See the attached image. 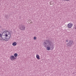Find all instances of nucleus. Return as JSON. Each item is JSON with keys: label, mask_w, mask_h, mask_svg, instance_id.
<instances>
[{"label": "nucleus", "mask_w": 76, "mask_h": 76, "mask_svg": "<svg viewBox=\"0 0 76 76\" xmlns=\"http://www.w3.org/2000/svg\"><path fill=\"white\" fill-rule=\"evenodd\" d=\"M50 5H51V2H50Z\"/></svg>", "instance_id": "nucleus-16"}, {"label": "nucleus", "mask_w": 76, "mask_h": 76, "mask_svg": "<svg viewBox=\"0 0 76 76\" xmlns=\"http://www.w3.org/2000/svg\"><path fill=\"white\" fill-rule=\"evenodd\" d=\"M36 58H37L38 59V60H39V59H40V58H39V55H36Z\"/></svg>", "instance_id": "nucleus-9"}, {"label": "nucleus", "mask_w": 76, "mask_h": 76, "mask_svg": "<svg viewBox=\"0 0 76 76\" xmlns=\"http://www.w3.org/2000/svg\"><path fill=\"white\" fill-rule=\"evenodd\" d=\"M43 45L45 48L50 46L49 47H50L51 50H53L54 48V46L53 44H52V42L49 40H44Z\"/></svg>", "instance_id": "nucleus-1"}, {"label": "nucleus", "mask_w": 76, "mask_h": 76, "mask_svg": "<svg viewBox=\"0 0 76 76\" xmlns=\"http://www.w3.org/2000/svg\"><path fill=\"white\" fill-rule=\"evenodd\" d=\"M72 26H73V24L71 23H69L68 25V28H71L72 27Z\"/></svg>", "instance_id": "nucleus-6"}, {"label": "nucleus", "mask_w": 76, "mask_h": 76, "mask_svg": "<svg viewBox=\"0 0 76 76\" xmlns=\"http://www.w3.org/2000/svg\"><path fill=\"white\" fill-rule=\"evenodd\" d=\"M2 35L5 36L6 37V39H9L11 37L10 33L9 32L6 31H4L2 33Z\"/></svg>", "instance_id": "nucleus-2"}, {"label": "nucleus", "mask_w": 76, "mask_h": 76, "mask_svg": "<svg viewBox=\"0 0 76 76\" xmlns=\"http://www.w3.org/2000/svg\"><path fill=\"white\" fill-rule=\"evenodd\" d=\"M75 73H73V74H75Z\"/></svg>", "instance_id": "nucleus-19"}, {"label": "nucleus", "mask_w": 76, "mask_h": 76, "mask_svg": "<svg viewBox=\"0 0 76 76\" xmlns=\"http://www.w3.org/2000/svg\"><path fill=\"white\" fill-rule=\"evenodd\" d=\"M74 44V42L73 40H69V42L68 43H66V45L67 47H70L73 44Z\"/></svg>", "instance_id": "nucleus-3"}, {"label": "nucleus", "mask_w": 76, "mask_h": 76, "mask_svg": "<svg viewBox=\"0 0 76 76\" xmlns=\"http://www.w3.org/2000/svg\"><path fill=\"white\" fill-rule=\"evenodd\" d=\"M34 40L36 39H37V37H34Z\"/></svg>", "instance_id": "nucleus-13"}, {"label": "nucleus", "mask_w": 76, "mask_h": 76, "mask_svg": "<svg viewBox=\"0 0 76 76\" xmlns=\"http://www.w3.org/2000/svg\"><path fill=\"white\" fill-rule=\"evenodd\" d=\"M10 58L11 60H16L17 58L15 57L14 56H10Z\"/></svg>", "instance_id": "nucleus-5"}, {"label": "nucleus", "mask_w": 76, "mask_h": 76, "mask_svg": "<svg viewBox=\"0 0 76 76\" xmlns=\"http://www.w3.org/2000/svg\"><path fill=\"white\" fill-rule=\"evenodd\" d=\"M47 48V49L48 50H50V46H48L47 47H46Z\"/></svg>", "instance_id": "nucleus-10"}, {"label": "nucleus", "mask_w": 76, "mask_h": 76, "mask_svg": "<svg viewBox=\"0 0 76 76\" xmlns=\"http://www.w3.org/2000/svg\"><path fill=\"white\" fill-rule=\"evenodd\" d=\"M2 35V34L1 35V34H0V37H1Z\"/></svg>", "instance_id": "nucleus-15"}, {"label": "nucleus", "mask_w": 76, "mask_h": 76, "mask_svg": "<svg viewBox=\"0 0 76 76\" xmlns=\"http://www.w3.org/2000/svg\"><path fill=\"white\" fill-rule=\"evenodd\" d=\"M14 56L16 57H18V54L15 53L14 54Z\"/></svg>", "instance_id": "nucleus-11"}, {"label": "nucleus", "mask_w": 76, "mask_h": 76, "mask_svg": "<svg viewBox=\"0 0 76 76\" xmlns=\"http://www.w3.org/2000/svg\"><path fill=\"white\" fill-rule=\"evenodd\" d=\"M1 38L2 39H3V40H5V39H7H7H6V37L5 36L3 35H2V36H1Z\"/></svg>", "instance_id": "nucleus-7"}, {"label": "nucleus", "mask_w": 76, "mask_h": 76, "mask_svg": "<svg viewBox=\"0 0 76 76\" xmlns=\"http://www.w3.org/2000/svg\"><path fill=\"white\" fill-rule=\"evenodd\" d=\"M25 28V26L24 25H21L19 26V28L20 30H21V31H24Z\"/></svg>", "instance_id": "nucleus-4"}, {"label": "nucleus", "mask_w": 76, "mask_h": 76, "mask_svg": "<svg viewBox=\"0 0 76 76\" xmlns=\"http://www.w3.org/2000/svg\"><path fill=\"white\" fill-rule=\"evenodd\" d=\"M1 39H0V40H1Z\"/></svg>", "instance_id": "nucleus-20"}, {"label": "nucleus", "mask_w": 76, "mask_h": 76, "mask_svg": "<svg viewBox=\"0 0 76 76\" xmlns=\"http://www.w3.org/2000/svg\"><path fill=\"white\" fill-rule=\"evenodd\" d=\"M5 18H6V19H8V18L9 17V16H8V15H5Z\"/></svg>", "instance_id": "nucleus-12"}, {"label": "nucleus", "mask_w": 76, "mask_h": 76, "mask_svg": "<svg viewBox=\"0 0 76 76\" xmlns=\"http://www.w3.org/2000/svg\"><path fill=\"white\" fill-rule=\"evenodd\" d=\"M75 73H76V72H75Z\"/></svg>", "instance_id": "nucleus-21"}, {"label": "nucleus", "mask_w": 76, "mask_h": 76, "mask_svg": "<svg viewBox=\"0 0 76 76\" xmlns=\"http://www.w3.org/2000/svg\"><path fill=\"white\" fill-rule=\"evenodd\" d=\"M17 44V43L16 42H14L12 43V45H13V46H15V45H16Z\"/></svg>", "instance_id": "nucleus-8"}, {"label": "nucleus", "mask_w": 76, "mask_h": 76, "mask_svg": "<svg viewBox=\"0 0 76 76\" xmlns=\"http://www.w3.org/2000/svg\"><path fill=\"white\" fill-rule=\"evenodd\" d=\"M75 29H76V26H75Z\"/></svg>", "instance_id": "nucleus-18"}, {"label": "nucleus", "mask_w": 76, "mask_h": 76, "mask_svg": "<svg viewBox=\"0 0 76 76\" xmlns=\"http://www.w3.org/2000/svg\"><path fill=\"white\" fill-rule=\"evenodd\" d=\"M66 42H68V39L66 40Z\"/></svg>", "instance_id": "nucleus-17"}, {"label": "nucleus", "mask_w": 76, "mask_h": 76, "mask_svg": "<svg viewBox=\"0 0 76 76\" xmlns=\"http://www.w3.org/2000/svg\"><path fill=\"white\" fill-rule=\"evenodd\" d=\"M64 1H70V0H63Z\"/></svg>", "instance_id": "nucleus-14"}]
</instances>
